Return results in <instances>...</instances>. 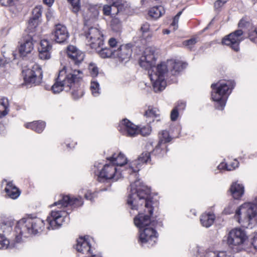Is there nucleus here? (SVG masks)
I'll use <instances>...</instances> for the list:
<instances>
[{
	"label": "nucleus",
	"instance_id": "obj_1",
	"mask_svg": "<svg viewBox=\"0 0 257 257\" xmlns=\"http://www.w3.org/2000/svg\"><path fill=\"white\" fill-rule=\"evenodd\" d=\"M150 192V189L140 180L131 184L130 193L127 200L128 205L133 210H141L142 208L146 213H141L140 210L138 215L134 218L135 225L140 229L154 226L156 223L150 218L153 212L152 201L149 197Z\"/></svg>",
	"mask_w": 257,
	"mask_h": 257
},
{
	"label": "nucleus",
	"instance_id": "obj_2",
	"mask_svg": "<svg viewBox=\"0 0 257 257\" xmlns=\"http://www.w3.org/2000/svg\"><path fill=\"white\" fill-rule=\"evenodd\" d=\"M185 67V63L175 60H168L158 65L155 68L156 71L151 74L154 91L156 92H160L165 88L167 83L165 78L169 71L173 75H176Z\"/></svg>",
	"mask_w": 257,
	"mask_h": 257
},
{
	"label": "nucleus",
	"instance_id": "obj_3",
	"mask_svg": "<svg viewBox=\"0 0 257 257\" xmlns=\"http://www.w3.org/2000/svg\"><path fill=\"white\" fill-rule=\"evenodd\" d=\"M83 74L80 70L73 69L70 66H64L59 70L55 83L51 89L54 93H59L64 90L68 91L83 77Z\"/></svg>",
	"mask_w": 257,
	"mask_h": 257
},
{
	"label": "nucleus",
	"instance_id": "obj_4",
	"mask_svg": "<svg viewBox=\"0 0 257 257\" xmlns=\"http://www.w3.org/2000/svg\"><path fill=\"white\" fill-rule=\"evenodd\" d=\"M234 218L243 227L252 228L257 223V198L246 202L236 210Z\"/></svg>",
	"mask_w": 257,
	"mask_h": 257
},
{
	"label": "nucleus",
	"instance_id": "obj_5",
	"mask_svg": "<svg viewBox=\"0 0 257 257\" xmlns=\"http://www.w3.org/2000/svg\"><path fill=\"white\" fill-rule=\"evenodd\" d=\"M212 88L211 98L215 102V107L223 110L225 106L228 95L234 87V83L231 80H220L211 86Z\"/></svg>",
	"mask_w": 257,
	"mask_h": 257
},
{
	"label": "nucleus",
	"instance_id": "obj_6",
	"mask_svg": "<svg viewBox=\"0 0 257 257\" xmlns=\"http://www.w3.org/2000/svg\"><path fill=\"white\" fill-rule=\"evenodd\" d=\"M44 228L43 220L39 218H22L18 221L16 227L17 233L21 235L16 237V241L20 242L21 236L28 237L31 234H36L41 232Z\"/></svg>",
	"mask_w": 257,
	"mask_h": 257
},
{
	"label": "nucleus",
	"instance_id": "obj_7",
	"mask_svg": "<svg viewBox=\"0 0 257 257\" xmlns=\"http://www.w3.org/2000/svg\"><path fill=\"white\" fill-rule=\"evenodd\" d=\"M118 130L123 135L134 137L139 134L143 136H148L151 132L150 125L143 126L140 128L126 118L123 119L119 124Z\"/></svg>",
	"mask_w": 257,
	"mask_h": 257
},
{
	"label": "nucleus",
	"instance_id": "obj_8",
	"mask_svg": "<svg viewBox=\"0 0 257 257\" xmlns=\"http://www.w3.org/2000/svg\"><path fill=\"white\" fill-rule=\"evenodd\" d=\"M154 52V50L152 48H146L139 61V64L141 67L149 70L150 77L151 74L156 71L155 68L157 67L154 66L156 61Z\"/></svg>",
	"mask_w": 257,
	"mask_h": 257
},
{
	"label": "nucleus",
	"instance_id": "obj_9",
	"mask_svg": "<svg viewBox=\"0 0 257 257\" xmlns=\"http://www.w3.org/2000/svg\"><path fill=\"white\" fill-rule=\"evenodd\" d=\"M85 37L87 40V44L92 49L97 50L103 44V35L98 28H88V30L85 32Z\"/></svg>",
	"mask_w": 257,
	"mask_h": 257
},
{
	"label": "nucleus",
	"instance_id": "obj_10",
	"mask_svg": "<svg viewBox=\"0 0 257 257\" xmlns=\"http://www.w3.org/2000/svg\"><path fill=\"white\" fill-rule=\"evenodd\" d=\"M24 80L26 84L40 83L42 79V71L41 67L37 64H34L31 69L23 70Z\"/></svg>",
	"mask_w": 257,
	"mask_h": 257
},
{
	"label": "nucleus",
	"instance_id": "obj_11",
	"mask_svg": "<svg viewBox=\"0 0 257 257\" xmlns=\"http://www.w3.org/2000/svg\"><path fill=\"white\" fill-rule=\"evenodd\" d=\"M247 239L245 231L240 228H234L229 231L227 236V243L231 247L242 244Z\"/></svg>",
	"mask_w": 257,
	"mask_h": 257
},
{
	"label": "nucleus",
	"instance_id": "obj_12",
	"mask_svg": "<svg viewBox=\"0 0 257 257\" xmlns=\"http://www.w3.org/2000/svg\"><path fill=\"white\" fill-rule=\"evenodd\" d=\"M67 213L63 210H52L46 221L49 224L48 229H56L61 227L66 218Z\"/></svg>",
	"mask_w": 257,
	"mask_h": 257
},
{
	"label": "nucleus",
	"instance_id": "obj_13",
	"mask_svg": "<svg viewBox=\"0 0 257 257\" xmlns=\"http://www.w3.org/2000/svg\"><path fill=\"white\" fill-rule=\"evenodd\" d=\"M243 32L241 30H237L225 36L222 41L224 45L229 46L235 51L239 49V43L243 40Z\"/></svg>",
	"mask_w": 257,
	"mask_h": 257
},
{
	"label": "nucleus",
	"instance_id": "obj_14",
	"mask_svg": "<svg viewBox=\"0 0 257 257\" xmlns=\"http://www.w3.org/2000/svg\"><path fill=\"white\" fill-rule=\"evenodd\" d=\"M121 177V174L118 169L112 164L105 165L100 172L98 176L100 179H113L114 181H117Z\"/></svg>",
	"mask_w": 257,
	"mask_h": 257
},
{
	"label": "nucleus",
	"instance_id": "obj_15",
	"mask_svg": "<svg viewBox=\"0 0 257 257\" xmlns=\"http://www.w3.org/2000/svg\"><path fill=\"white\" fill-rule=\"evenodd\" d=\"M159 142L155 149L153 150V153L155 155H163L167 151L166 144L170 142L172 138L170 137L169 132L166 130L161 131L158 134Z\"/></svg>",
	"mask_w": 257,
	"mask_h": 257
},
{
	"label": "nucleus",
	"instance_id": "obj_16",
	"mask_svg": "<svg viewBox=\"0 0 257 257\" xmlns=\"http://www.w3.org/2000/svg\"><path fill=\"white\" fill-rule=\"evenodd\" d=\"M83 202L81 197H71L69 195H63L61 199L55 202L51 206H59L58 208H65L69 205L77 207L82 205Z\"/></svg>",
	"mask_w": 257,
	"mask_h": 257
},
{
	"label": "nucleus",
	"instance_id": "obj_17",
	"mask_svg": "<svg viewBox=\"0 0 257 257\" xmlns=\"http://www.w3.org/2000/svg\"><path fill=\"white\" fill-rule=\"evenodd\" d=\"M150 159V153L147 152L142 153L138 157V159L132 161L128 165L126 168L128 173L138 172L143 165L147 163Z\"/></svg>",
	"mask_w": 257,
	"mask_h": 257
},
{
	"label": "nucleus",
	"instance_id": "obj_18",
	"mask_svg": "<svg viewBox=\"0 0 257 257\" xmlns=\"http://www.w3.org/2000/svg\"><path fill=\"white\" fill-rule=\"evenodd\" d=\"M69 33L66 27L63 25H55L51 34L52 40L57 43L65 42L69 37Z\"/></svg>",
	"mask_w": 257,
	"mask_h": 257
},
{
	"label": "nucleus",
	"instance_id": "obj_19",
	"mask_svg": "<svg viewBox=\"0 0 257 257\" xmlns=\"http://www.w3.org/2000/svg\"><path fill=\"white\" fill-rule=\"evenodd\" d=\"M157 233L153 226H149L140 230V240L142 243H148L150 245H153L157 240Z\"/></svg>",
	"mask_w": 257,
	"mask_h": 257
},
{
	"label": "nucleus",
	"instance_id": "obj_20",
	"mask_svg": "<svg viewBox=\"0 0 257 257\" xmlns=\"http://www.w3.org/2000/svg\"><path fill=\"white\" fill-rule=\"evenodd\" d=\"M67 55L76 65H79L84 58L83 52L78 50L74 46L70 45L67 47Z\"/></svg>",
	"mask_w": 257,
	"mask_h": 257
},
{
	"label": "nucleus",
	"instance_id": "obj_21",
	"mask_svg": "<svg viewBox=\"0 0 257 257\" xmlns=\"http://www.w3.org/2000/svg\"><path fill=\"white\" fill-rule=\"evenodd\" d=\"M99 14V8L97 6H92L89 7L84 17L85 25L89 26L94 23L98 18Z\"/></svg>",
	"mask_w": 257,
	"mask_h": 257
},
{
	"label": "nucleus",
	"instance_id": "obj_22",
	"mask_svg": "<svg viewBox=\"0 0 257 257\" xmlns=\"http://www.w3.org/2000/svg\"><path fill=\"white\" fill-rule=\"evenodd\" d=\"M114 58H118L120 61H123L128 60L131 56L132 49L126 45L119 46L115 51Z\"/></svg>",
	"mask_w": 257,
	"mask_h": 257
},
{
	"label": "nucleus",
	"instance_id": "obj_23",
	"mask_svg": "<svg viewBox=\"0 0 257 257\" xmlns=\"http://www.w3.org/2000/svg\"><path fill=\"white\" fill-rule=\"evenodd\" d=\"M76 249L78 252L85 253L90 251L88 236L80 237L77 240Z\"/></svg>",
	"mask_w": 257,
	"mask_h": 257
},
{
	"label": "nucleus",
	"instance_id": "obj_24",
	"mask_svg": "<svg viewBox=\"0 0 257 257\" xmlns=\"http://www.w3.org/2000/svg\"><path fill=\"white\" fill-rule=\"evenodd\" d=\"M150 26L148 23L143 24L140 29L139 35L146 41H149L151 39L153 33L150 31Z\"/></svg>",
	"mask_w": 257,
	"mask_h": 257
},
{
	"label": "nucleus",
	"instance_id": "obj_25",
	"mask_svg": "<svg viewBox=\"0 0 257 257\" xmlns=\"http://www.w3.org/2000/svg\"><path fill=\"white\" fill-rule=\"evenodd\" d=\"M197 248L198 253L202 257H232L231 256H227L225 251L215 252L208 250H206L205 253H204V250L201 247H197Z\"/></svg>",
	"mask_w": 257,
	"mask_h": 257
},
{
	"label": "nucleus",
	"instance_id": "obj_26",
	"mask_svg": "<svg viewBox=\"0 0 257 257\" xmlns=\"http://www.w3.org/2000/svg\"><path fill=\"white\" fill-rule=\"evenodd\" d=\"M230 192L232 197L235 199H238L244 193V187L241 184L234 183L231 186Z\"/></svg>",
	"mask_w": 257,
	"mask_h": 257
},
{
	"label": "nucleus",
	"instance_id": "obj_27",
	"mask_svg": "<svg viewBox=\"0 0 257 257\" xmlns=\"http://www.w3.org/2000/svg\"><path fill=\"white\" fill-rule=\"evenodd\" d=\"M5 191L7 195L13 199L17 198L20 194L19 189L11 182L7 183Z\"/></svg>",
	"mask_w": 257,
	"mask_h": 257
},
{
	"label": "nucleus",
	"instance_id": "obj_28",
	"mask_svg": "<svg viewBox=\"0 0 257 257\" xmlns=\"http://www.w3.org/2000/svg\"><path fill=\"white\" fill-rule=\"evenodd\" d=\"M111 163L115 166H122L127 163V159L124 155L121 153L118 155L114 154L112 157L109 159Z\"/></svg>",
	"mask_w": 257,
	"mask_h": 257
},
{
	"label": "nucleus",
	"instance_id": "obj_29",
	"mask_svg": "<svg viewBox=\"0 0 257 257\" xmlns=\"http://www.w3.org/2000/svg\"><path fill=\"white\" fill-rule=\"evenodd\" d=\"M33 49V44L30 39H27L22 44L19 49V52L22 56H25L30 53Z\"/></svg>",
	"mask_w": 257,
	"mask_h": 257
},
{
	"label": "nucleus",
	"instance_id": "obj_30",
	"mask_svg": "<svg viewBox=\"0 0 257 257\" xmlns=\"http://www.w3.org/2000/svg\"><path fill=\"white\" fill-rule=\"evenodd\" d=\"M214 219V215L211 213H204L200 217L201 224L206 228L210 227L213 223Z\"/></svg>",
	"mask_w": 257,
	"mask_h": 257
},
{
	"label": "nucleus",
	"instance_id": "obj_31",
	"mask_svg": "<svg viewBox=\"0 0 257 257\" xmlns=\"http://www.w3.org/2000/svg\"><path fill=\"white\" fill-rule=\"evenodd\" d=\"M45 126V122L44 121H33L25 124L26 127L31 128L38 133H41Z\"/></svg>",
	"mask_w": 257,
	"mask_h": 257
},
{
	"label": "nucleus",
	"instance_id": "obj_32",
	"mask_svg": "<svg viewBox=\"0 0 257 257\" xmlns=\"http://www.w3.org/2000/svg\"><path fill=\"white\" fill-rule=\"evenodd\" d=\"M160 115V111L158 109L152 106H149L148 109L146 110L145 116L148 118V121L150 123L152 120L154 121V118L158 117Z\"/></svg>",
	"mask_w": 257,
	"mask_h": 257
},
{
	"label": "nucleus",
	"instance_id": "obj_33",
	"mask_svg": "<svg viewBox=\"0 0 257 257\" xmlns=\"http://www.w3.org/2000/svg\"><path fill=\"white\" fill-rule=\"evenodd\" d=\"M164 8L161 6L154 7L149 12V15L154 19H158L165 14Z\"/></svg>",
	"mask_w": 257,
	"mask_h": 257
},
{
	"label": "nucleus",
	"instance_id": "obj_34",
	"mask_svg": "<svg viewBox=\"0 0 257 257\" xmlns=\"http://www.w3.org/2000/svg\"><path fill=\"white\" fill-rule=\"evenodd\" d=\"M107 3L111 5L115 10H117V13H120L124 11L125 4L122 0H105Z\"/></svg>",
	"mask_w": 257,
	"mask_h": 257
},
{
	"label": "nucleus",
	"instance_id": "obj_35",
	"mask_svg": "<svg viewBox=\"0 0 257 257\" xmlns=\"http://www.w3.org/2000/svg\"><path fill=\"white\" fill-rule=\"evenodd\" d=\"M115 51V49H111L110 48H102L98 51L99 56L102 58H114Z\"/></svg>",
	"mask_w": 257,
	"mask_h": 257
},
{
	"label": "nucleus",
	"instance_id": "obj_36",
	"mask_svg": "<svg viewBox=\"0 0 257 257\" xmlns=\"http://www.w3.org/2000/svg\"><path fill=\"white\" fill-rule=\"evenodd\" d=\"M15 243H10L4 235L0 234V249L11 248L15 247Z\"/></svg>",
	"mask_w": 257,
	"mask_h": 257
},
{
	"label": "nucleus",
	"instance_id": "obj_37",
	"mask_svg": "<svg viewBox=\"0 0 257 257\" xmlns=\"http://www.w3.org/2000/svg\"><path fill=\"white\" fill-rule=\"evenodd\" d=\"M112 30L115 32H119L122 28L121 22L117 17L113 16L111 21Z\"/></svg>",
	"mask_w": 257,
	"mask_h": 257
},
{
	"label": "nucleus",
	"instance_id": "obj_38",
	"mask_svg": "<svg viewBox=\"0 0 257 257\" xmlns=\"http://www.w3.org/2000/svg\"><path fill=\"white\" fill-rule=\"evenodd\" d=\"M102 12L104 15L111 16V17H113L118 13H117V10H115V8H113L111 5L109 4L104 5L103 6Z\"/></svg>",
	"mask_w": 257,
	"mask_h": 257
},
{
	"label": "nucleus",
	"instance_id": "obj_39",
	"mask_svg": "<svg viewBox=\"0 0 257 257\" xmlns=\"http://www.w3.org/2000/svg\"><path fill=\"white\" fill-rule=\"evenodd\" d=\"M78 83L71 88L72 89L71 94L73 98L75 99H77L82 97L83 94V90L79 88L78 89Z\"/></svg>",
	"mask_w": 257,
	"mask_h": 257
},
{
	"label": "nucleus",
	"instance_id": "obj_40",
	"mask_svg": "<svg viewBox=\"0 0 257 257\" xmlns=\"http://www.w3.org/2000/svg\"><path fill=\"white\" fill-rule=\"evenodd\" d=\"M90 90L94 96H97L100 94V88L98 82L94 79L92 80L90 84Z\"/></svg>",
	"mask_w": 257,
	"mask_h": 257
},
{
	"label": "nucleus",
	"instance_id": "obj_41",
	"mask_svg": "<svg viewBox=\"0 0 257 257\" xmlns=\"http://www.w3.org/2000/svg\"><path fill=\"white\" fill-rule=\"evenodd\" d=\"M43 7L42 6H37L35 7L32 11V17L35 19L39 20L42 16Z\"/></svg>",
	"mask_w": 257,
	"mask_h": 257
},
{
	"label": "nucleus",
	"instance_id": "obj_42",
	"mask_svg": "<svg viewBox=\"0 0 257 257\" xmlns=\"http://www.w3.org/2000/svg\"><path fill=\"white\" fill-rule=\"evenodd\" d=\"M38 22L39 20L33 18H31L29 20L28 24V29L30 31V32H32L34 31L35 28L38 25Z\"/></svg>",
	"mask_w": 257,
	"mask_h": 257
},
{
	"label": "nucleus",
	"instance_id": "obj_43",
	"mask_svg": "<svg viewBox=\"0 0 257 257\" xmlns=\"http://www.w3.org/2000/svg\"><path fill=\"white\" fill-rule=\"evenodd\" d=\"M40 50H49L51 51L52 46L50 42L46 40H42L40 43V46L39 48Z\"/></svg>",
	"mask_w": 257,
	"mask_h": 257
},
{
	"label": "nucleus",
	"instance_id": "obj_44",
	"mask_svg": "<svg viewBox=\"0 0 257 257\" xmlns=\"http://www.w3.org/2000/svg\"><path fill=\"white\" fill-rule=\"evenodd\" d=\"M72 6V11L77 13L80 10V0H67Z\"/></svg>",
	"mask_w": 257,
	"mask_h": 257
},
{
	"label": "nucleus",
	"instance_id": "obj_45",
	"mask_svg": "<svg viewBox=\"0 0 257 257\" xmlns=\"http://www.w3.org/2000/svg\"><path fill=\"white\" fill-rule=\"evenodd\" d=\"M88 69L92 77L97 76L98 73V69L95 64L90 63L89 65Z\"/></svg>",
	"mask_w": 257,
	"mask_h": 257
},
{
	"label": "nucleus",
	"instance_id": "obj_46",
	"mask_svg": "<svg viewBox=\"0 0 257 257\" xmlns=\"http://www.w3.org/2000/svg\"><path fill=\"white\" fill-rule=\"evenodd\" d=\"M39 51V58L42 60H48L51 57V51L49 50H40Z\"/></svg>",
	"mask_w": 257,
	"mask_h": 257
},
{
	"label": "nucleus",
	"instance_id": "obj_47",
	"mask_svg": "<svg viewBox=\"0 0 257 257\" xmlns=\"http://www.w3.org/2000/svg\"><path fill=\"white\" fill-rule=\"evenodd\" d=\"M197 40L195 38H192L185 41L183 44L189 49H191L193 46L196 43Z\"/></svg>",
	"mask_w": 257,
	"mask_h": 257
},
{
	"label": "nucleus",
	"instance_id": "obj_48",
	"mask_svg": "<svg viewBox=\"0 0 257 257\" xmlns=\"http://www.w3.org/2000/svg\"><path fill=\"white\" fill-rule=\"evenodd\" d=\"M109 48L111 49H115L117 47V42L115 38H111L108 41Z\"/></svg>",
	"mask_w": 257,
	"mask_h": 257
},
{
	"label": "nucleus",
	"instance_id": "obj_49",
	"mask_svg": "<svg viewBox=\"0 0 257 257\" xmlns=\"http://www.w3.org/2000/svg\"><path fill=\"white\" fill-rule=\"evenodd\" d=\"M239 163L236 160H234L231 164L227 165L228 167H226V170L232 171L238 167Z\"/></svg>",
	"mask_w": 257,
	"mask_h": 257
},
{
	"label": "nucleus",
	"instance_id": "obj_50",
	"mask_svg": "<svg viewBox=\"0 0 257 257\" xmlns=\"http://www.w3.org/2000/svg\"><path fill=\"white\" fill-rule=\"evenodd\" d=\"M177 108H174L171 112V119L172 121H175L178 116L179 112Z\"/></svg>",
	"mask_w": 257,
	"mask_h": 257
},
{
	"label": "nucleus",
	"instance_id": "obj_51",
	"mask_svg": "<svg viewBox=\"0 0 257 257\" xmlns=\"http://www.w3.org/2000/svg\"><path fill=\"white\" fill-rule=\"evenodd\" d=\"M9 111V107L0 105V117L6 115Z\"/></svg>",
	"mask_w": 257,
	"mask_h": 257
},
{
	"label": "nucleus",
	"instance_id": "obj_52",
	"mask_svg": "<svg viewBox=\"0 0 257 257\" xmlns=\"http://www.w3.org/2000/svg\"><path fill=\"white\" fill-rule=\"evenodd\" d=\"M186 107V103L183 101H178L176 106L178 111L184 110Z\"/></svg>",
	"mask_w": 257,
	"mask_h": 257
},
{
	"label": "nucleus",
	"instance_id": "obj_53",
	"mask_svg": "<svg viewBox=\"0 0 257 257\" xmlns=\"http://www.w3.org/2000/svg\"><path fill=\"white\" fill-rule=\"evenodd\" d=\"M226 0H218L214 3V8L215 9H219L221 8L225 3Z\"/></svg>",
	"mask_w": 257,
	"mask_h": 257
},
{
	"label": "nucleus",
	"instance_id": "obj_54",
	"mask_svg": "<svg viewBox=\"0 0 257 257\" xmlns=\"http://www.w3.org/2000/svg\"><path fill=\"white\" fill-rule=\"evenodd\" d=\"M0 105L9 107V102L8 98L4 97L0 98Z\"/></svg>",
	"mask_w": 257,
	"mask_h": 257
},
{
	"label": "nucleus",
	"instance_id": "obj_55",
	"mask_svg": "<svg viewBox=\"0 0 257 257\" xmlns=\"http://www.w3.org/2000/svg\"><path fill=\"white\" fill-rule=\"evenodd\" d=\"M251 244L253 247L257 250V232L254 233L252 239Z\"/></svg>",
	"mask_w": 257,
	"mask_h": 257
},
{
	"label": "nucleus",
	"instance_id": "obj_56",
	"mask_svg": "<svg viewBox=\"0 0 257 257\" xmlns=\"http://www.w3.org/2000/svg\"><path fill=\"white\" fill-rule=\"evenodd\" d=\"M179 19L178 18V16H175L173 19V21L172 23L171 24V25L174 27V29L176 30L178 28V23L179 22Z\"/></svg>",
	"mask_w": 257,
	"mask_h": 257
},
{
	"label": "nucleus",
	"instance_id": "obj_57",
	"mask_svg": "<svg viewBox=\"0 0 257 257\" xmlns=\"http://www.w3.org/2000/svg\"><path fill=\"white\" fill-rule=\"evenodd\" d=\"M94 197L95 194L90 192V191H87V193L85 194V198L88 200H92Z\"/></svg>",
	"mask_w": 257,
	"mask_h": 257
},
{
	"label": "nucleus",
	"instance_id": "obj_58",
	"mask_svg": "<svg viewBox=\"0 0 257 257\" xmlns=\"http://www.w3.org/2000/svg\"><path fill=\"white\" fill-rule=\"evenodd\" d=\"M46 17L47 20L50 21L53 17V12L51 10L48 9L46 13Z\"/></svg>",
	"mask_w": 257,
	"mask_h": 257
},
{
	"label": "nucleus",
	"instance_id": "obj_59",
	"mask_svg": "<svg viewBox=\"0 0 257 257\" xmlns=\"http://www.w3.org/2000/svg\"><path fill=\"white\" fill-rule=\"evenodd\" d=\"M10 61V59H6V58L3 59L0 57V67L4 66L6 64L9 63Z\"/></svg>",
	"mask_w": 257,
	"mask_h": 257
},
{
	"label": "nucleus",
	"instance_id": "obj_60",
	"mask_svg": "<svg viewBox=\"0 0 257 257\" xmlns=\"http://www.w3.org/2000/svg\"><path fill=\"white\" fill-rule=\"evenodd\" d=\"M43 2L48 7H51L53 5L54 0H43Z\"/></svg>",
	"mask_w": 257,
	"mask_h": 257
},
{
	"label": "nucleus",
	"instance_id": "obj_61",
	"mask_svg": "<svg viewBox=\"0 0 257 257\" xmlns=\"http://www.w3.org/2000/svg\"><path fill=\"white\" fill-rule=\"evenodd\" d=\"M226 167H228L226 164L224 163H221L218 166V169L221 170L223 169L226 170Z\"/></svg>",
	"mask_w": 257,
	"mask_h": 257
},
{
	"label": "nucleus",
	"instance_id": "obj_62",
	"mask_svg": "<svg viewBox=\"0 0 257 257\" xmlns=\"http://www.w3.org/2000/svg\"><path fill=\"white\" fill-rule=\"evenodd\" d=\"M254 35H257V28L254 30L252 34H250L249 35L250 40L252 41L255 42V39L252 37Z\"/></svg>",
	"mask_w": 257,
	"mask_h": 257
},
{
	"label": "nucleus",
	"instance_id": "obj_63",
	"mask_svg": "<svg viewBox=\"0 0 257 257\" xmlns=\"http://www.w3.org/2000/svg\"><path fill=\"white\" fill-rule=\"evenodd\" d=\"M170 30H169L168 29H166V30H164V31H163L164 34H170Z\"/></svg>",
	"mask_w": 257,
	"mask_h": 257
},
{
	"label": "nucleus",
	"instance_id": "obj_64",
	"mask_svg": "<svg viewBox=\"0 0 257 257\" xmlns=\"http://www.w3.org/2000/svg\"><path fill=\"white\" fill-rule=\"evenodd\" d=\"M91 257H102V256L100 255H91Z\"/></svg>",
	"mask_w": 257,
	"mask_h": 257
}]
</instances>
